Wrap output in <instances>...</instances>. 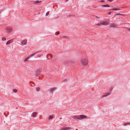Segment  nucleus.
<instances>
[{
  "instance_id": "nucleus-23",
  "label": "nucleus",
  "mask_w": 130,
  "mask_h": 130,
  "mask_svg": "<svg viewBox=\"0 0 130 130\" xmlns=\"http://www.w3.org/2000/svg\"><path fill=\"white\" fill-rule=\"evenodd\" d=\"M6 38L5 37H3L2 38V40L3 41H5L6 40Z\"/></svg>"
},
{
  "instance_id": "nucleus-35",
  "label": "nucleus",
  "mask_w": 130,
  "mask_h": 130,
  "mask_svg": "<svg viewBox=\"0 0 130 130\" xmlns=\"http://www.w3.org/2000/svg\"><path fill=\"white\" fill-rule=\"evenodd\" d=\"M76 130H77V129H76Z\"/></svg>"
},
{
  "instance_id": "nucleus-9",
  "label": "nucleus",
  "mask_w": 130,
  "mask_h": 130,
  "mask_svg": "<svg viewBox=\"0 0 130 130\" xmlns=\"http://www.w3.org/2000/svg\"><path fill=\"white\" fill-rule=\"evenodd\" d=\"M102 6L104 7H110V6L108 4H106L105 5H102Z\"/></svg>"
},
{
  "instance_id": "nucleus-14",
  "label": "nucleus",
  "mask_w": 130,
  "mask_h": 130,
  "mask_svg": "<svg viewBox=\"0 0 130 130\" xmlns=\"http://www.w3.org/2000/svg\"><path fill=\"white\" fill-rule=\"evenodd\" d=\"M29 57H28L27 58H26L24 60L25 62L26 61H29L28 60V59L29 58Z\"/></svg>"
},
{
  "instance_id": "nucleus-4",
  "label": "nucleus",
  "mask_w": 130,
  "mask_h": 130,
  "mask_svg": "<svg viewBox=\"0 0 130 130\" xmlns=\"http://www.w3.org/2000/svg\"><path fill=\"white\" fill-rule=\"evenodd\" d=\"M7 32H8L9 33L12 31V28L9 27L8 28H7Z\"/></svg>"
},
{
  "instance_id": "nucleus-21",
  "label": "nucleus",
  "mask_w": 130,
  "mask_h": 130,
  "mask_svg": "<svg viewBox=\"0 0 130 130\" xmlns=\"http://www.w3.org/2000/svg\"><path fill=\"white\" fill-rule=\"evenodd\" d=\"M59 31H58L56 32L55 35H59Z\"/></svg>"
},
{
  "instance_id": "nucleus-12",
  "label": "nucleus",
  "mask_w": 130,
  "mask_h": 130,
  "mask_svg": "<svg viewBox=\"0 0 130 130\" xmlns=\"http://www.w3.org/2000/svg\"><path fill=\"white\" fill-rule=\"evenodd\" d=\"M56 88L54 87L51 89L50 90V91L52 92L53 91V90H56Z\"/></svg>"
},
{
  "instance_id": "nucleus-32",
  "label": "nucleus",
  "mask_w": 130,
  "mask_h": 130,
  "mask_svg": "<svg viewBox=\"0 0 130 130\" xmlns=\"http://www.w3.org/2000/svg\"><path fill=\"white\" fill-rule=\"evenodd\" d=\"M130 31V29H128Z\"/></svg>"
},
{
  "instance_id": "nucleus-33",
  "label": "nucleus",
  "mask_w": 130,
  "mask_h": 130,
  "mask_svg": "<svg viewBox=\"0 0 130 130\" xmlns=\"http://www.w3.org/2000/svg\"><path fill=\"white\" fill-rule=\"evenodd\" d=\"M37 2H39L38 1H37Z\"/></svg>"
},
{
  "instance_id": "nucleus-11",
  "label": "nucleus",
  "mask_w": 130,
  "mask_h": 130,
  "mask_svg": "<svg viewBox=\"0 0 130 130\" xmlns=\"http://www.w3.org/2000/svg\"><path fill=\"white\" fill-rule=\"evenodd\" d=\"M79 117V115L75 116H74V119H79V118H78V117Z\"/></svg>"
},
{
  "instance_id": "nucleus-2",
  "label": "nucleus",
  "mask_w": 130,
  "mask_h": 130,
  "mask_svg": "<svg viewBox=\"0 0 130 130\" xmlns=\"http://www.w3.org/2000/svg\"><path fill=\"white\" fill-rule=\"evenodd\" d=\"M79 117L78 118H79V119H82L84 118H87V116L84 115H79Z\"/></svg>"
},
{
  "instance_id": "nucleus-10",
  "label": "nucleus",
  "mask_w": 130,
  "mask_h": 130,
  "mask_svg": "<svg viewBox=\"0 0 130 130\" xmlns=\"http://www.w3.org/2000/svg\"><path fill=\"white\" fill-rule=\"evenodd\" d=\"M69 128V127H62L61 128V129L62 130H65L66 129H68Z\"/></svg>"
},
{
  "instance_id": "nucleus-13",
  "label": "nucleus",
  "mask_w": 130,
  "mask_h": 130,
  "mask_svg": "<svg viewBox=\"0 0 130 130\" xmlns=\"http://www.w3.org/2000/svg\"><path fill=\"white\" fill-rule=\"evenodd\" d=\"M41 52V51H38V52H36V53H35L34 54L31 55L30 56L31 57H32L34 55H35L36 53H39V52Z\"/></svg>"
},
{
  "instance_id": "nucleus-3",
  "label": "nucleus",
  "mask_w": 130,
  "mask_h": 130,
  "mask_svg": "<svg viewBox=\"0 0 130 130\" xmlns=\"http://www.w3.org/2000/svg\"><path fill=\"white\" fill-rule=\"evenodd\" d=\"M102 25L104 26H107L109 24V23L106 21H102L101 22Z\"/></svg>"
},
{
  "instance_id": "nucleus-1",
  "label": "nucleus",
  "mask_w": 130,
  "mask_h": 130,
  "mask_svg": "<svg viewBox=\"0 0 130 130\" xmlns=\"http://www.w3.org/2000/svg\"><path fill=\"white\" fill-rule=\"evenodd\" d=\"M81 63L83 66H86L88 64V60L87 59H83L81 60Z\"/></svg>"
},
{
  "instance_id": "nucleus-26",
  "label": "nucleus",
  "mask_w": 130,
  "mask_h": 130,
  "mask_svg": "<svg viewBox=\"0 0 130 130\" xmlns=\"http://www.w3.org/2000/svg\"><path fill=\"white\" fill-rule=\"evenodd\" d=\"M100 2L101 3H104L105 2V1L104 0L101 1Z\"/></svg>"
},
{
  "instance_id": "nucleus-27",
  "label": "nucleus",
  "mask_w": 130,
  "mask_h": 130,
  "mask_svg": "<svg viewBox=\"0 0 130 130\" xmlns=\"http://www.w3.org/2000/svg\"><path fill=\"white\" fill-rule=\"evenodd\" d=\"M50 56L51 57V55H50V54H48L47 55V58H48V56Z\"/></svg>"
},
{
  "instance_id": "nucleus-16",
  "label": "nucleus",
  "mask_w": 130,
  "mask_h": 130,
  "mask_svg": "<svg viewBox=\"0 0 130 130\" xmlns=\"http://www.w3.org/2000/svg\"><path fill=\"white\" fill-rule=\"evenodd\" d=\"M120 10V9H111V10L116 11V10Z\"/></svg>"
},
{
  "instance_id": "nucleus-8",
  "label": "nucleus",
  "mask_w": 130,
  "mask_h": 130,
  "mask_svg": "<svg viewBox=\"0 0 130 130\" xmlns=\"http://www.w3.org/2000/svg\"><path fill=\"white\" fill-rule=\"evenodd\" d=\"M37 115V113L36 112H34L33 113V116L34 117H36V115Z\"/></svg>"
},
{
  "instance_id": "nucleus-28",
  "label": "nucleus",
  "mask_w": 130,
  "mask_h": 130,
  "mask_svg": "<svg viewBox=\"0 0 130 130\" xmlns=\"http://www.w3.org/2000/svg\"><path fill=\"white\" fill-rule=\"evenodd\" d=\"M108 1L110 2H111L113 1V0H108Z\"/></svg>"
},
{
  "instance_id": "nucleus-19",
  "label": "nucleus",
  "mask_w": 130,
  "mask_h": 130,
  "mask_svg": "<svg viewBox=\"0 0 130 130\" xmlns=\"http://www.w3.org/2000/svg\"><path fill=\"white\" fill-rule=\"evenodd\" d=\"M130 124V123H127L124 124L123 125L124 126H125L128 124L129 125Z\"/></svg>"
},
{
  "instance_id": "nucleus-31",
  "label": "nucleus",
  "mask_w": 130,
  "mask_h": 130,
  "mask_svg": "<svg viewBox=\"0 0 130 130\" xmlns=\"http://www.w3.org/2000/svg\"><path fill=\"white\" fill-rule=\"evenodd\" d=\"M60 119H62V118H60Z\"/></svg>"
},
{
  "instance_id": "nucleus-22",
  "label": "nucleus",
  "mask_w": 130,
  "mask_h": 130,
  "mask_svg": "<svg viewBox=\"0 0 130 130\" xmlns=\"http://www.w3.org/2000/svg\"><path fill=\"white\" fill-rule=\"evenodd\" d=\"M96 25L98 26H100L102 25V24H101V22L100 23H99L96 24Z\"/></svg>"
},
{
  "instance_id": "nucleus-7",
  "label": "nucleus",
  "mask_w": 130,
  "mask_h": 130,
  "mask_svg": "<svg viewBox=\"0 0 130 130\" xmlns=\"http://www.w3.org/2000/svg\"><path fill=\"white\" fill-rule=\"evenodd\" d=\"M110 27H111L112 28H114L115 27V24H110Z\"/></svg>"
},
{
  "instance_id": "nucleus-20",
  "label": "nucleus",
  "mask_w": 130,
  "mask_h": 130,
  "mask_svg": "<svg viewBox=\"0 0 130 130\" xmlns=\"http://www.w3.org/2000/svg\"><path fill=\"white\" fill-rule=\"evenodd\" d=\"M36 90L37 91H39L40 90V88L39 87H37L36 88Z\"/></svg>"
},
{
  "instance_id": "nucleus-15",
  "label": "nucleus",
  "mask_w": 130,
  "mask_h": 130,
  "mask_svg": "<svg viewBox=\"0 0 130 130\" xmlns=\"http://www.w3.org/2000/svg\"><path fill=\"white\" fill-rule=\"evenodd\" d=\"M13 91L14 92L16 93L17 92V89H13Z\"/></svg>"
},
{
  "instance_id": "nucleus-18",
  "label": "nucleus",
  "mask_w": 130,
  "mask_h": 130,
  "mask_svg": "<svg viewBox=\"0 0 130 130\" xmlns=\"http://www.w3.org/2000/svg\"><path fill=\"white\" fill-rule=\"evenodd\" d=\"M53 116H50L49 117V119H53Z\"/></svg>"
},
{
  "instance_id": "nucleus-29",
  "label": "nucleus",
  "mask_w": 130,
  "mask_h": 130,
  "mask_svg": "<svg viewBox=\"0 0 130 130\" xmlns=\"http://www.w3.org/2000/svg\"><path fill=\"white\" fill-rule=\"evenodd\" d=\"M39 57H40L41 56L40 55H39L38 56Z\"/></svg>"
},
{
  "instance_id": "nucleus-24",
  "label": "nucleus",
  "mask_w": 130,
  "mask_h": 130,
  "mask_svg": "<svg viewBox=\"0 0 130 130\" xmlns=\"http://www.w3.org/2000/svg\"><path fill=\"white\" fill-rule=\"evenodd\" d=\"M62 38L63 39H66L67 38V37L65 36H63L62 37Z\"/></svg>"
},
{
  "instance_id": "nucleus-25",
  "label": "nucleus",
  "mask_w": 130,
  "mask_h": 130,
  "mask_svg": "<svg viewBox=\"0 0 130 130\" xmlns=\"http://www.w3.org/2000/svg\"><path fill=\"white\" fill-rule=\"evenodd\" d=\"M49 12H47L46 13V15H49Z\"/></svg>"
},
{
  "instance_id": "nucleus-6",
  "label": "nucleus",
  "mask_w": 130,
  "mask_h": 130,
  "mask_svg": "<svg viewBox=\"0 0 130 130\" xmlns=\"http://www.w3.org/2000/svg\"><path fill=\"white\" fill-rule=\"evenodd\" d=\"M13 41L12 39H11L8 40L6 43V44L8 45L12 43Z\"/></svg>"
},
{
  "instance_id": "nucleus-34",
  "label": "nucleus",
  "mask_w": 130,
  "mask_h": 130,
  "mask_svg": "<svg viewBox=\"0 0 130 130\" xmlns=\"http://www.w3.org/2000/svg\"><path fill=\"white\" fill-rule=\"evenodd\" d=\"M118 14V15H119V14Z\"/></svg>"
},
{
  "instance_id": "nucleus-30",
  "label": "nucleus",
  "mask_w": 130,
  "mask_h": 130,
  "mask_svg": "<svg viewBox=\"0 0 130 130\" xmlns=\"http://www.w3.org/2000/svg\"><path fill=\"white\" fill-rule=\"evenodd\" d=\"M111 13V12H110L109 13V14H110Z\"/></svg>"
},
{
  "instance_id": "nucleus-5",
  "label": "nucleus",
  "mask_w": 130,
  "mask_h": 130,
  "mask_svg": "<svg viewBox=\"0 0 130 130\" xmlns=\"http://www.w3.org/2000/svg\"><path fill=\"white\" fill-rule=\"evenodd\" d=\"M27 43V41L26 40H24L23 41L21 44L22 45H25Z\"/></svg>"
},
{
  "instance_id": "nucleus-17",
  "label": "nucleus",
  "mask_w": 130,
  "mask_h": 130,
  "mask_svg": "<svg viewBox=\"0 0 130 130\" xmlns=\"http://www.w3.org/2000/svg\"><path fill=\"white\" fill-rule=\"evenodd\" d=\"M110 94L107 93V95H105L103 96V97H106L107 96L109 95Z\"/></svg>"
}]
</instances>
